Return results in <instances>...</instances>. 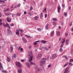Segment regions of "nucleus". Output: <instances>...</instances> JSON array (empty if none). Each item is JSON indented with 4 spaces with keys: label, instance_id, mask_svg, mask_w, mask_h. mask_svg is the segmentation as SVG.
I'll return each mask as SVG.
<instances>
[{
    "label": "nucleus",
    "instance_id": "f257e3e1",
    "mask_svg": "<svg viewBox=\"0 0 73 73\" xmlns=\"http://www.w3.org/2000/svg\"><path fill=\"white\" fill-rule=\"evenodd\" d=\"M29 54V61L30 63L31 64V65H35V63L34 62H32V59L33 57V54L32 52V51L30 50L28 52Z\"/></svg>",
    "mask_w": 73,
    "mask_h": 73
},
{
    "label": "nucleus",
    "instance_id": "f03ea898",
    "mask_svg": "<svg viewBox=\"0 0 73 73\" xmlns=\"http://www.w3.org/2000/svg\"><path fill=\"white\" fill-rule=\"evenodd\" d=\"M45 60H42L40 61V66H43L44 64H45Z\"/></svg>",
    "mask_w": 73,
    "mask_h": 73
},
{
    "label": "nucleus",
    "instance_id": "7ed1b4c3",
    "mask_svg": "<svg viewBox=\"0 0 73 73\" xmlns=\"http://www.w3.org/2000/svg\"><path fill=\"white\" fill-rule=\"evenodd\" d=\"M42 57V54L39 53L38 54V56L37 57V58L38 60H40V58H41Z\"/></svg>",
    "mask_w": 73,
    "mask_h": 73
},
{
    "label": "nucleus",
    "instance_id": "20e7f679",
    "mask_svg": "<svg viewBox=\"0 0 73 73\" xmlns=\"http://www.w3.org/2000/svg\"><path fill=\"white\" fill-rule=\"evenodd\" d=\"M57 56V55L56 54H54L50 57V58L51 59H53V58H56Z\"/></svg>",
    "mask_w": 73,
    "mask_h": 73
},
{
    "label": "nucleus",
    "instance_id": "39448f33",
    "mask_svg": "<svg viewBox=\"0 0 73 73\" xmlns=\"http://www.w3.org/2000/svg\"><path fill=\"white\" fill-rule=\"evenodd\" d=\"M57 56V55L56 54H54L50 57V58L51 59H53V58H56Z\"/></svg>",
    "mask_w": 73,
    "mask_h": 73
},
{
    "label": "nucleus",
    "instance_id": "423d86ee",
    "mask_svg": "<svg viewBox=\"0 0 73 73\" xmlns=\"http://www.w3.org/2000/svg\"><path fill=\"white\" fill-rule=\"evenodd\" d=\"M16 64L17 66L18 67H19V68H21L22 65L20 62H17L16 63Z\"/></svg>",
    "mask_w": 73,
    "mask_h": 73
},
{
    "label": "nucleus",
    "instance_id": "0eeeda50",
    "mask_svg": "<svg viewBox=\"0 0 73 73\" xmlns=\"http://www.w3.org/2000/svg\"><path fill=\"white\" fill-rule=\"evenodd\" d=\"M56 35L58 36H59L60 35V31H56Z\"/></svg>",
    "mask_w": 73,
    "mask_h": 73
},
{
    "label": "nucleus",
    "instance_id": "6e6552de",
    "mask_svg": "<svg viewBox=\"0 0 73 73\" xmlns=\"http://www.w3.org/2000/svg\"><path fill=\"white\" fill-rule=\"evenodd\" d=\"M7 22H8L9 23H10V22H11V19L10 18H7Z\"/></svg>",
    "mask_w": 73,
    "mask_h": 73
},
{
    "label": "nucleus",
    "instance_id": "1a4fd4ad",
    "mask_svg": "<svg viewBox=\"0 0 73 73\" xmlns=\"http://www.w3.org/2000/svg\"><path fill=\"white\" fill-rule=\"evenodd\" d=\"M16 34L18 36H19V35H20V33H19V30H16Z\"/></svg>",
    "mask_w": 73,
    "mask_h": 73
},
{
    "label": "nucleus",
    "instance_id": "9d476101",
    "mask_svg": "<svg viewBox=\"0 0 73 73\" xmlns=\"http://www.w3.org/2000/svg\"><path fill=\"white\" fill-rule=\"evenodd\" d=\"M54 31H53L50 34V36L51 37H52V36H54Z\"/></svg>",
    "mask_w": 73,
    "mask_h": 73
},
{
    "label": "nucleus",
    "instance_id": "9b49d317",
    "mask_svg": "<svg viewBox=\"0 0 73 73\" xmlns=\"http://www.w3.org/2000/svg\"><path fill=\"white\" fill-rule=\"evenodd\" d=\"M17 71L18 73H22V69H21L18 70Z\"/></svg>",
    "mask_w": 73,
    "mask_h": 73
},
{
    "label": "nucleus",
    "instance_id": "f8f14e48",
    "mask_svg": "<svg viewBox=\"0 0 73 73\" xmlns=\"http://www.w3.org/2000/svg\"><path fill=\"white\" fill-rule=\"evenodd\" d=\"M26 64L27 67H29V68L31 66H30V64H29V62H26Z\"/></svg>",
    "mask_w": 73,
    "mask_h": 73
},
{
    "label": "nucleus",
    "instance_id": "ddd939ff",
    "mask_svg": "<svg viewBox=\"0 0 73 73\" xmlns=\"http://www.w3.org/2000/svg\"><path fill=\"white\" fill-rule=\"evenodd\" d=\"M3 69V66L1 65V64L0 63V70H1Z\"/></svg>",
    "mask_w": 73,
    "mask_h": 73
},
{
    "label": "nucleus",
    "instance_id": "4468645a",
    "mask_svg": "<svg viewBox=\"0 0 73 73\" xmlns=\"http://www.w3.org/2000/svg\"><path fill=\"white\" fill-rule=\"evenodd\" d=\"M38 19V16H36L34 17V19L35 20H37Z\"/></svg>",
    "mask_w": 73,
    "mask_h": 73
},
{
    "label": "nucleus",
    "instance_id": "2eb2a0df",
    "mask_svg": "<svg viewBox=\"0 0 73 73\" xmlns=\"http://www.w3.org/2000/svg\"><path fill=\"white\" fill-rule=\"evenodd\" d=\"M16 55L15 54H14L13 56H12V59H13V58H16Z\"/></svg>",
    "mask_w": 73,
    "mask_h": 73
},
{
    "label": "nucleus",
    "instance_id": "dca6fc26",
    "mask_svg": "<svg viewBox=\"0 0 73 73\" xmlns=\"http://www.w3.org/2000/svg\"><path fill=\"white\" fill-rule=\"evenodd\" d=\"M48 25H49V24H47L45 28L46 30L48 29Z\"/></svg>",
    "mask_w": 73,
    "mask_h": 73
},
{
    "label": "nucleus",
    "instance_id": "f3484780",
    "mask_svg": "<svg viewBox=\"0 0 73 73\" xmlns=\"http://www.w3.org/2000/svg\"><path fill=\"white\" fill-rule=\"evenodd\" d=\"M36 69L37 72H40V71H41V69H40L38 68H36Z\"/></svg>",
    "mask_w": 73,
    "mask_h": 73
},
{
    "label": "nucleus",
    "instance_id": "a211bd4d",
    "mask_svg": "<svg viewBox=\"0 0 73 73\" xmlns=\"http://www.w3.org/2000/svg\"><path fill=\"white\" fill-rule=\"evenodd\" d=\"M6 24L8 29H11V27H10V26H9V25L8 24V23H7Z\"/></svg>",
    "mask_w": 73,
    "mask_h": 73
},
{
    "label": "nucleus",
    "instance_id": "6ab92c4d",
    "mask_svg": "<svg viewBox=\"0 0 73 73\" xmlns=\"http://www.w3.org/2000/svg\"><path fill=\"white\" fill-rule=\"evenodd\" d=\"M69 39H67L66 41V45H68V42H69Z\"/></svg>",
    "mask_w": 73,
    "mask_h": 73
},
{
    "label": "nucleus",
    "instance_id": "aec40b11",
    "mask_svg": "<svg viewBox=\"0 0 73 73\" xmlns=\"http://www.w3.org/2000/svg\"><path fill=\"white\" fill-rule=\"evenodd\" d=\"M10 49L11 50V52H12L13 50V47H11Z\"/></svg>",
    "mask_w": 73,
    "mask_h": 73
},
{
    "label": "nucleus",
    "instance_id": "412c9836",
    "mask_svg": "<svg viewBox=\"0 0 73 73\" xmlns=\"http://www.w3.org/2000/svg\"><path fill=\"white\" fill-rule=\"evenodd\" d=\"M41 42L43 44H45L46 42V41H44V40H42L41 41Z\"/></svg>",
    "mask_w": 73,
    "mask_h": 73
},
{
    "label": "nucleus",
    "instance_id": "4be33fe9",
    "mask_svg": "<svg viewBox=\"0 0 73 73\" xmlns=\"http://www.w3.org/2000/svg\"><path fill=\"white\" fill-rule=\"evenodd\" d=\"M62 40H63V41H62V43L64 44V42H65V38H63L62 39Z\"/></svg>",
    "mask_w": 73,
    "mask_h": 73
},
{
    "label": "nucleus",
    "instance_id": "5701e85b",
    "mask_svg": "<svg viewBox=\"0 0 73 73\" xmlns=\"http://www.w3.org/2000/svg\"><path fill=\"white\" fill-rule=\"evenodd\" d=\"M7 60L8 62H10V59H9V57H7Z\"/></svg>",
    "mask_w": 73,
    "mask_h": 73
},
{
    "label": "nucleus",
    "instance_id": "b1692460",
    "mask_svg": "<svg viewBox=\"0 0 73 73\" xmlns=\"http://www.w3.org/2000/svg\"><path fill=\"white\" fill-rule=\"evenodd\" d=\"M69 64V63L68 62H67L66 64H65L64 66L63 67H65L66 66H67Z\"/></svg>",
    "mask_w": 73,
    "mask_h": 73
},
{
    "label": "nucleus",
    "instance_id": "393cba45",
    "mask_svg": "<svg viewBox=\"0 0 73 73\" xmlns=\"http://www.w3.org/2000/svg\"><path fill=\"white\" fill-rule=\"evenodd\" d=\"M59 51L60 52H62V51H63V50L62 49V48H60Z\"/></svg>",
    "mask_w": 73,
    "mask_h": 73
},
{
    "label": "nucleus",
    "instance_id": "a878e982",
    "mask_svg": "<svg viewBox=\"0 0 73 73\" xmlns=\"http://www.w3.org/2000/svg\"><path fill=\"white\" fill-rule=\"evenodd\" d=\"M42 48L44 49H46V50H48V49L46 47H43Z\"/></svg>",
    "mask_w": 73,
    "mask_h": 73
},
{
    "label": "nucleus",
    "instance_id": "bb28decb",
    "mask_svg": "<svg viewBox=\"0 0 73 73\" xmlns=\"http://www.w3.org/2000/svg\"><path fill=\"white\" fill-rule=\"evenodd\" d=\"M62 7L63 9H64V8H65V5L62 4Z\"/></svg>",
    "mask_w": 73,
    "mask_h": 73
},
{
    "label": "nucleus",
    "instance_id": "cd10ccee",
    "mask_svg": "<svg viewBox=\"0 0 73 73\" xmlns=\"http://www.w3.org/2000/svg\"><path fill=\"white\" fill-rule=\"evenodd\" d=\"M8 32L9 34H12V31H11V30H9L8 31Z\"/></svg>",
    "mask_w": 73,
    "mask_h": 73
},
{
    "label": "nucleus",
    "instance_id": "c85d7f7f",
    "mask_svg": "<svg viewBox=\"0 0 73 73\" xmlns=\"http://www.w3.org/2000/svg\"><path fill=\"white\" fill-rule=\"evenodd\" d=\"M64 16L65 17H66V16H67V12H66V13H64Z\"/></svg>",
    "mask_w": 73,
    "mask_h": 73
},
{
    "label": "nucleus",
    "instance_id": "c756f323",
    "mask_svg": "<svg viewBox=\"0 0 73 73\" xmlns=\"http://www.w3.org/2000/svg\"><path fill=\"white\" fill-rule=\"evenodd\" d=\"M16 15V14H12V17H15V15Z\"/></svg>",
    "mask_w": 73,
    "mask_h": 73
},
{
    "label": "nucleus",
    "instance_id": "7c9ffc66",
    "mask_svg": "<svg viewBox=\"0 0 73 73\" xmlns=\"http://www.w3.org/2000/svg\"><path fill=\"white\" fill-rule=\"evenodd\" d=\"M52 20H53V21H57V19L55 18H53L52 19Z\"/></svg>",
    "mask_w": 73,
    "mask_h": 73
},
{
    "label": "nucleus",
    "instance_id": "2f4dec72",
    "mask_svg": "<svg viewBox=\"0 0 73 73\" xmlns=\"http://www.w3.org/2000/svg\"><path fill=\"white\" fill-rule=\"evenodd\" d=\"M4 15H6V16H8V15H9L10 14H8L7 13H4Z\"/></svg>",
    "mask_w": 73,
    "mask_h": 73
},
{
    "label": "nucleus",
    "instance_id": "473e14b6",
    "mask_svg": "<svg viewBox=\"0 0 73 73\" xmlns=\"http://www.w3.org/2000/svg\"><path fill=\"white\" fill-rule=\"evenodd\" d=\"M10 10V9H9L8 8V9H6L5 10V12H6V11H9Z\"/></svg>",
    "mask_w": 73,
    "mask_h": 73
},
{
    "label": "nucleus",
    "instance_id": "72a5a7b5",
    "mask_svg": "<svg viewBox=\"0 0 73 73\" xmlns=\"http://www.w3.org/2000/svg\"><path fill=\"white\" fill-rule=\"evenodd\" d=\"M23 41L24 42V43H27V40H26V39L24 40H23Z\"/></svg>",
    "mask_w": 73,
    "mask_h": 73
},
{
    "label": "nucleus",
    "instance_id": "f704fd0d",
    "mask_svg": "<svg viewBox=\"0 0 73 73\" xmlns=\"http://www.w3.org/2000/svg\"><path fill=\"white\" fill-rule=\"evenodd\" d=\"M2 73H7V71L3 70L2 71Z\"/></svg>",
    "mask_w": 73,
    "mask_h": 73
},
{
    "label": "nucleus",
    "instance_id": "c9c22d12",
    "mask_svg": "<svg viewBox=\"0 0 73 73\" xmlns=\"http://www.w3.org/2000/svg\"><path fill=\"white\" fill-rule=\"evenodd\" d=\"M63 45H64V43H62L60 45V48H62V47H63Z\"/></svg>",
    "mask_w": 73,
    "mask_h": 73
},
{
    "label": "nucleus",
    "instance_id": "e433bc0d",
    "mask_svg": "<svg viewBox=\"0 0 73 73\" xmlns=\"http://www.w3.org/2000/svg\"><path fill=\"white\" fill-rule=\"evenodd\" d=\"M40 15L41 18L42 17H43V16H42V13H40Z\"/></svg>",
    "mask_w": 73,
    "mask_h": 73
},
{
    "label": "nucleus",
    "instance_id": "4c0bfd02",
    "mask_svg": "<svg viewBox=\"0 0 73 73\" xmlns=\"http://www.w3.org/2000/svg\"><path fill=\"white\" fill-rule=\"evenodd\" d=\"M69 64L70 65H71V66H73V64L71 62H69Z\"/></svg>",
    "mask_w": 73,
    "mask_h": 73
},
{
    "label": "nucleus",
    "instance_id": "58836bf2",
    "mask_svg": "<svg viewBox=\"0 0 73 73\" xmlns=\"http://www.w3.org/2000/svg\"><path fill=\"white\" fill-rule=\"evenodd\" d=\"M70 62H73V59H70Z\"/></svg>",
    "mask_w": 73,
    "mask_h": 73
},
{
    "label": "nucleus",
    "instance_id": "ea45409f",
    "mask_svg": "<svg viewBox=\"0 0 73 73\" xmlns=\"http://www.w3.org/2000/svg\"><path fill=\"white\" fill-rule=\"evenodd\" d=\"M19 30L21 32H23V30L22 29H19Z\"/></svg>",
    "mask_w": 73,
    "mask_h": 73
},
{
    "label": "nucleus",
    "instance_id": "a19ab883",
    "mask_svg": "<svg viewBox=\"0 0 73 73\" xmlns=\"http://www.w3.org/2000/svg\"><path fill=\"white\" fill-rule=\"evenodd\" d=\"M59 9V10H60L61 9V7H60V6H59L58 7V9Z\"/></svg>",
    "mask_w": 73,
    "mask_h": 73
},
{
    "label": "nucleus",
    "instance_id": "79ce46f5",
    "mask_svg": "<svg viewBox=\"0 0 73 73\" xmlns=\"http://www.w3.org/2000/svg\"><path fill=\"white\" fill-rule=\"evenodd\" d=\"M37 44V43L36 42L34 43V45H36Z\"/></svg>",
    "mask_w": 73,
    "mask_h": 73
},
{
    "label": "nucleus",
    "instance_id": "37998d69",
    "mask_svg": "<svg viewBox=\"0 0 73 73\" xmlns=\"http://www.w3.org/2000/svg\"><path fill=\"white\" fill-rule=\"evenodd\" d=\"M11 26V27H13L14 26V24L13 23H11L10 24Z\"/></svg>",
    "mask_w": 73,
    "mask_h": 73
},
{
    "label": "nucleus",
    "instance_id": "c03bdc74",
    "mask_svg": "<svg viewBox=\"0 0 73 73\" xmlns=\"http://www.w3.org/2000/svg\"><path fill=\"white\" fill-rule=\"evenodd\" d=\"M22 39L23 41H24V40H25L26 39H25V38H24V37H22Z\"/></svg>",
    "mask_w": 73,
    "mask_h": 73
},
{
    "label": "nucleus",
    "instance_id": "a18cd8bd",
    "mask_svg": "<svg viewBox=\"0 0 73 73\" xmlns=\"http://www.w3.org/2000/svg\"><path fill=\"white\" fill-rule=\"evenodd\" d=\"M42 60H44V61H46V58H44L42 59Z\"/></svg>",
    "mask_w": 73,
    "mask_h": 73
},
{
    "label": "nucleus",
    "instance_id": "49530a36",
    "mask_svg": "<svg viewBox=\"0 0 73 73\" xmlns=\"http://www.w3.org/2000/svg\"><path fill=\"white\" fill-rule=\"evenodd\" d=\"M37 29L38 31H41V29H39L38 28Z\"/></svg>",
    "mask_w": 73,
    "mask_h": 73
},
{
    "label": "nucleus",
    "instance_id": "de8ad7c7",
    "mask_svg": "<svg viewBox=\"0 0 73 73\" xmlns=\"http://www.w3.org/2000/svg\"><path fill=\"white\" fill-rule=\"evenodd\" d=\"M30 8L31 9H31V11H32V10L33 9V7H32V6H31Z\"/></svg>",
    "mask_w": 73,
    "mask_h": 73
},
{
    "label": "nucleus",
    "instance_id": "09e8293b",
    "mask_svg": "<svg viewBox=\"0 0 73 73\" xmlns=\"http://www.w3.org/2000/svg\"><path fill=\"white\" fill-rule=\"evenodd\" d=\"M65 59L67 60H68V57H66V56H65Z\"/></svg>",
    "mask_w": 73,
    "mask_h": 73
},
{
    "label": "nucleus",
    "instance_id": "8fccbe9b",
    "mask_svg": "<svg viewBox=\"0 0 73 73\" xmlns=\"http://www.w3.org/2000/svg\"><path fill=\"white\" fill-rule=\"evenodd\" d=\"M47 17V14H45V18H46Z\"/></svg>",
    "mask_w": 73,
    "mask_h": 73
},
{
    "label": "nucleus",
    "instance_id": "3c124183",
    "mask_svg": "<svg viewBox=\"0 0 73 73\" xmlns=\"http://www.w3.org/2000/svg\"><path fill=\"white\" fill-rule=\"evenodd\" d=\"M51 65H51V64H50L48 65V68H50V66H51Z\"/></svg>",
    "mask_w": 73,
    "mask_h": 73
},
{
    "label": "nucleus",
    "instance_id": "603ef678",
    "mask_svg": "<svg viewBox=\"0 0 73 73\" xmlns=\"http://www.w3.org/2000/svg\"><path fill=\"white\" fill-rule=\"evenodd\" d=\"M46 11V8H45L44 10L43 11V12L44 11Z\"/></svg>",
    "mask_w": 73,
    "mask_h": 73
},
{
    "label": "nucleus",
    "instance_id": "864d4df0",
    "mask_svg": "<svg viewBox=\"0 0 73 73\" xmlns=\"http://www.w3.org/2000/svg\"><path fill=\"white\" fill-rule=\"evenodd\" d=\"M27 37H28V38H29V37H30V38H32L31 37V36H28Z\"/></svg>",
    "mask_w": 73,
    "mask_h": 73
},
{
    "label": "nucleus",
    "instance_id": "5fc2aeb1",
    "mask_svg": "<svg viewBox=\"0 0 73 73\" xmlns=\"http://www.w3.org/2000/svg\"><path fill=\"white\" fill-rule=\"evenodd\" d=\"M4 27H7V25H5L4 26H3Z\"/></svg>",
    "mask_w": 73,
    "mask_h": 73
},
{
    "label": "nucleus",
    "instance_id": "6e6d98bb",
    "mask_svg": "<svg viewBox=\"0 0 73 73\" xmlns=\"http://www.w3.org/2000/svg\"><path fill=\"white\" fill-rule=\"evenodd\" d=\"M28 14L29 15H30V16H31V13L30 12H29L28 13Z\"/></svg>",
    "mask_w": 73,
    "mask_h": 73
},
{
    "label": "nucleus",
    "instance_id": "4d7b16f0",
    "mask_svg": "<svg viewBox=\"0 0 73 73\" xmlns=\"http://www.w3.org/2000/svg\"><path fill=\"white\" fill-rule=\"evenodd\" d=\"M23 48H21V49H20L21 51H23Z\"/></svg>",
    "mask_w": 73,
    "mask_h": 73
},
{
    "label": "nucleus",
    "instance_id": "13d9d810",
    "mask_svg": "<svg viewBox=\"0 0 73 73\" xmlns=\"http://www.w3.org/2000/svg\"><path fill=\"white\" fill-rule=\"evenodd\" d=\"M21 62H24V60L23 59H22L21 60Z\"/></svg>",
    "mask_w": 73,
    "mask_h": 73
},
{
    "label": "nucleus",
    "instance_id": "bf43d9fd",
    "mask_svg": "<svg viewBox=\"0 0 73 73\" xmlns=\"http://www.w3.org/2000/svg\"><path fill=\"white\" fill-rule=\"evenodd\" d=\"M20 5H21L19 3V4H18V7H20Z\"/></svg>",
    "mask_w": 73,
    "mask_h": 73
},
{
    "label": "nucleus",
    "instance_id": "052dcab7",
    "mask_svg": "<svg viewBox=\"0 0 73 73\" xmlns=\"http://www.w3.org/2000/svg\"><path fill=\"white\" fill-rule=\"evenodd\" d=\"M60 9H57V11H58V13H60Z\"/></svg>",
    "mask_w": 73,
    "mask_h": 73
},
{
    "label": "nucleus",
    "instance_id": "680f3d73",
    "mask_svg": "<svg viewBox=\"0 0 73 73\" xmlns=\"http://www.w3.org/2000/svg\"><path fill=\"white\" fill-rule=\"evenodd\" d=\"M59 28L60 29H61V26H59Z\"/></svg>",
    "mask_w": 73,
    "mask_h": 73
},
{
    "label": "nucleus",
    "instance_id": "e2e57ef3",
    "mask_svg": "<svg viewBox=\"0 0 73 73\" xmlns=\"http://www.w3.org/2000/svg\"><path fill=\"white\" fill-rule=\"evenodd\" d=\"M53 25H56V24L55 23H53Z\"/></svg>",
    "mask_w": 73,
    "mask_h": 73
},
{
    "label": "nucleus",
    "instance_id": "0e129e2a",
    "mask_svg": "<svg viewBox=\"0 0 73 73\" xmlns=\"http://www.w3.org/2000/svg\"><path fill=\"white\" fill-rule=\"evenodd\" d=\"M21 48V47H19V48L18 49V50H20V48Z\"/></svg>",
    "mask_w": 73,
    "mask_h": 73
},
{
    "label": "nucleus",
    "instance_id": "69168bd1",
    "mask_svg": "<svg viewBox=\"0 0 73 73\" xmlns=\"http://www.w3.org/2000/svg\"><path fill=\"white\" fill-rule=\"evenodd\" d=\"M17 16L19 15V16H20V13H19V14H17Z\"/></svg>",
    "mask_w": 73,
    "mask_h": 73
},
{
    "label": "nucleus",
    "instance_id": "338daca9",
    "mask_svg": "<svg viewBox=\"0 0 73 73\" xmlns=\"http://www.w3.org/2000/svg\"><path fill=\"white\" fill-rule=\"evenodd\" d=\"M2 25H3V24L2 23H0V25L1 26Z\"/></svg>",
    "mask_w": 73,
    "mask_h": 73
},
{
    "label": "nucleus",
    "instance_id": "774afa93",
    "mask_svg": "<svg viewBox=\"0 0 73 73\" xmlns=\"http://www.w3.org/2000/svg\"><path fill=\"white\" fill-rule=\"evenodd\" d=\"M72 31H73V28H71V30Z\"/></svg>",
    "mask_w": 73,
    "mask_h": 73
}]
</instances>
